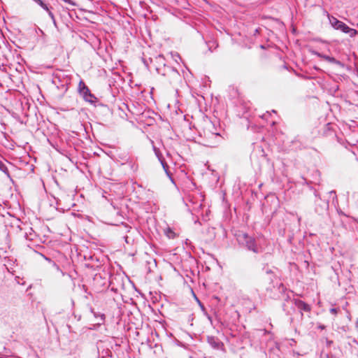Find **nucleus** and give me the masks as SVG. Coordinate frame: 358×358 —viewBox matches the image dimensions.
Returning a JSON list of instances; mask_svg holds the SVG:
<instances>
[{
  "label": "nucleus",
  "mask_w": 358,
  "mask_h": 358,
  "mask_svg": "<svg viewBox=\"0 0 358 358\" xmlns=\"http://www.w3.org/2000/svg\"><path fill=\"white\" fill-rule=\"evenodd\" d=\"M211 129H215V123L210 120L205 121L204 126L200 136L203 137L204 145L208 147H216L222 140L220 133H212Z\"/></svg>",
  "instance_id": "f257e3e1"
},
{
  "label": "nucleus",
  "mask_w": 358,
  "mask_h": 358,
  "mask_svg": "<svg viewBox=\"0 0 358 358\" xmlns=\"http://www.w3.org/2000/svg\"><path fill=\"white\" fill-rule=\"evenodd\" d=\"M71 76L67 71L59 70L53 74L52 83L60 90L61 95L64 96L71 84Z\"/></svg>",
  "instance_id": "f03ea898"
},
{
  "label": "nucleus",
  "mask_w": 358,
  "mask_h": 358,
  "mask_svg": "<svg viewBox=\"0 0 358 358\" xmlns=\"http://www.w3.org/2000/svg\"><path fill=\"white\" fill-rule=\"evenodd\" d=\"M239 243L245 247L248 250L258 254L261 252V247L257 243L255 238L249 236L248 234H243L238 238Z\"/></svg>",
  "instance_id": "7ed1b4c3"
},
{
  "label": "nucleus",
  "mask_w": 358,
  "mask_h": 358,
  "mask_svg": "<svg viewBox=\"0 0 358 358\" xmlns=\"http://www.w3.org/2000/svg\"><path fill=\"white\" fill-rule=\"evenodd\" d=\"M329 20L334 29L340 30L345 34H348L352 38L358 34V31L356 29L350 27L345 23L338 20L335 17H329Z\"/></svg>",
  "instance_id": "20e7f679"
},
{
  "label": "nucleus",
  "mask_w": 358,
  "mask_h": 358,
  "mask_svg": "<svg viewBox=\"0 0 358 358\" xmlns=\"http://www.w3.org/2000/svg\"><path fill=\"white\" fill-rule=\"evenodd\" d=\"M156 71L159 74L166 77L170 84L178 80L180 77V73L176 69L166 64H164L162 67H157Z\"/></svg>",
  "instance_id": "39448f33"
},
{
  "label": "nucleus",
  "mask_w": 358,
  "mask_h": 358,
  "mask_svg": "<svg viewBox=\"0 0 358 358\" xmlns=\"http://www.w3.org/2000/svg\"><path fill=\"white\" fill-rule=\"evenodd\" d=\"M78 91L85 101L96 106L95 103L98 101V99L90 92L89 87L83 80H80L78 83Z\"/></svg>",
  "instance_id": "423d86ee"
},
{
  "label": "nucleus",
  "mask_w": 358,
  "mask_h": 358,
  "mask_svg": "<svg viewBox=\"0 0 358 358\" xmlns=\"http://www.w3.org/2000/svg\"><path fill=\"white\" fill-rule=\"evenodd\" d=\"M314 195L315 196V212L320 215L326 214L329 209V201L322 199L316 190L314 192Z\"/></svg>",
  "instance_id": "0eeeda50"
},
{
  "label": "nucleus",
  "mask_w": 358,
  "mask_h": 358,
  "mask_svg": "<svg viewBox=\"0 0 358 358\" xmlns=\"http://www.w3.org/2000/svg\"><path fill=\"white\" fill-rule=\"evenodd\" d=\"M290 303L291 309L295 310V307L299 309L301 320L303 317V312L310 313L311 311V306L305 301L299 299H293V301H290Z\"/></svg>",
  "instance_id": "6e6552de"
},
{
  "label": "nucleus",
  "mask_w": 358,
  "mask_h": 358,
  "mask_svg": "<svg viewBox=\"0 0 358 358\" xmlns=\"http://www.w3.org/2000/svg\"><path fill=\"white\" fill-rule=\"evenodd\" d=\"M311 53L321 59H323L324 60H325L331 64H335V65H337V66H339L341 67L344 66V64L341 61L337 60L336 58H334L333 57H330V56L324 55V54L320 53L315 50H312Z\"/></svg>",
  "instance_id": "1a4fd4ad"
},
{
  "label": "nucleus",
  "mask_w": 358,
  "mask_h": 358,
  "mask_svg": "<svg viewBox=\"0 0 358 358\" xmlns=\"http://www.w3.org/2000/svg\"><path fill=\"white\" fill-rule=\"evenodd\" d=\"M90 311L93 314L94 318L97 320L96 324L100 326L104 323L106 316L103 313L96 312L92 307H90Z\"/></svg>",
  "instance_id": "9d476101"
},
{
  "label": "nucleus",
  "mask_w": 358,
  "mask_h": 358,
  "mask_svg": "<svg viewBox=\"0 0 358 358\" xmlns=\"http://www.w3.org/2000/svg\"><path fill=\"white\" fill-rule=\"evenodd\" d=\"M207 342L213 348L216 350L220 349L223 345V343L215 336H208Z\"/></svg>",
  "instance_id": "9b49d317"
},
{
  "label": "nucleus",
  "mask_w": 358,
  "mask_h": 358,
  "mask_svg": "<svg viewBox=\"0 0 358 358\" xmlns=\"http://www.w3.org/2000/svg\"><path fill=\"white\" fill-rule=\"evenodd\" d=\"M86 267L93 270H98L101 266V263L99 259L96 257L92 262H88L85 264Z\"/></svg>",
  "instance_id": "f8f14e48"
},
{
  "label": "nucleus",
  "mask_w": 358,
  "mask_h": 358,
  "mask_svg": "<svg viewBox=\"0 0 358 358\" xmlns=\"http://www.w3.org/2000/svg\"><path fill=\"white\" fill-rule=\"evenodd\" d=\"M282 308L287 315H292V313L295 311L291 309V305H288L286 303H282Z\"/></svg>",
  "instance_id": "ddd939ff"
},
{
  "label": "nucleus",
  "mask_w": 358,
  "mask_h": 358,
  "mask_svg": "<svg viewBox=\"0 0 358 358\" xmlns=\"http://www.w3.org/2000/svg\"><path fill=\"white\" fill-rule=\"evenodd\" d=\"M164 171L166 172V175L169 176V177H171V173H170V171H169V165L167 164V163L166 162L165 159H162L161 161H159Z\"/></svg>",
  "instance_id": "4468645a"
},
{
  "label": "nucleus",
  "mask_w": 358,
  "mask_h": 358,
  "mask_svg": "<svg viewBox=\"0 0 358 358\" xmlns=\"http://www.w3.org/2000/svg\"><path fill=\"white\" fill-rule=\"evenodd\" d=\"M0 171L3 172L7 176H9V171L6 164L0 159Z\"/></svg>",
  "instance_id": "2eb2a0df"
},
{
  "label": "nucleus",
  "mask_w": 358,
  "mask_h": 358,
  "mask_svg": "<svg viewBox=\"0 0 358 358\" xmlns=\"http://www.w3.org/2000/svg\"><path fill=\"white\" fill-rule=\"evenodd\" d=\"M35 3L39 5L42 8L45 10H48V6L46 3L43 2V0H33Z\"/></svg>",
  "instance_id": "dca6fc26"
},
{
  "label": "nucleus",
  "mask_w": 358,
  "mask_h": 358,
  "mask_svg": "<svg viewBox=\"0 0 358 358\" xmlns=\"http://www.w3.org/2000/svg\"><path fill=\"white\" fill-rule=\"evenodd\" d=\"M153 150H154L155 154L157 156V157L158 158L159 161H161L164 159L162 156V154L161 153V152L159 151V150L158 148H157L154 146Z\"/></svg>",
  "instance_id": "f3484780"
},
{
  "label": "nucleus",
  "mask_w": 358,
  "mask_h": 358,
  "mask_svg": "<svg viewBox=\"0 0 358 358\" xmlns=\"http://www.w3.org/2000/svg\"><path fill=\"white\" fill-rule=\"evenodd\" d=\"M30 231H30L29 234H28V233H26L24 236H25V238H26L27 239L31 241V240H33V239H34V238L36 236V234H35V233L33 231V230H32V229H31V228L30 229Z\"/></svg>",
  "instance_id": "a211bd4d"
},
{
  "label": "nucleus",
  "mask_w": 358,
  "mask_h": 358,
  "mask_svg": "<svg viewBox=\"0 0 358 358\" xmlns=\"http://www.w3.org/2000/svg\"><path fill=\"white\" fill-rule=\"evenodd\" d=\"M284 303H286L288 305H291L290 301H293L289 295H287L284 299Z\"/></svg>",
  "instance_id": "6ab92c4d"
},
{
  "label": "nucleus",
  "mask_w": 358,
  "mask_h": 358,
  "mask_svg": "<svg viewBox=\"0 0 358 358\" xmlns=\"http://www.w3.org/2000/svg\"><path fill=\"white\" fill-rule=\"evenodd\" d=\"M48 13V15L50 16V17L52 20L54 24L56 23L55 22V16H54V14L48 9V10H47Z\"/></svg>",
  "instance_id": "aec40b11"
},
{
  "label": "nucleus",
  "mask_w": 358,
  "mask_h": 358,
  "mask_svg": "<svg viewBox=\"0 0 358 358\" xmlns=\"http://www.w3.org/2000/svg\"><path fill=\"white\" fill-rule=\"evenodd\" d=\"M210 132H212V133H220V129H217V128L215 126V129H210Z\"/></svg>",
  "instance_id": "412c9836"
},
{
  "label": "nucleus",
  "mask_w": 358,
  "mask_h": 358,
  "mask_svg": "<svg viewBox=\"0 0 358 358\" xmlns=\"http://www.w3.org/2000/svg\"><path fill=\"white\" fill-rule=\"evenodd\" d=\"M85 259H89V260H90V262H94V259H95V258H96V257H94V256L90 255V256L89 257V258H88V259H87V257H85Z\"/></svg>",
  "instance_id": "4be33fe9"
},
{
  "label": "nucleus",
  "mask_w": 358,
  "mask_h": 358,
  "mask_svg": "<svg viewBox=\"0 0 358 358\" xmlns=\"http://www.w3.org/2000/svg\"><path fill=\"white\" fill-rule=\"evenodd\" d=\"M330 312L334 314H336L338 313V310L336 308H331Z\"/></svg>",
  "instance_id": "5701e85b"
},
{
  "label": "nucleus",
  "mask_w": 358,
  "mask_h": 358,
  "mask_svg": "<svg viewBox=\"0 0 358 358\" xmlns=\"http://www.w3.org/2000/svg\"><path fill=\"white\" fill-rule=\"evenodd\" d=\"M325 326L324 324H320L317 327L318 329H321V330H323L325 329Z\"/></svg>",
  "instance_id": "b1692460"
},
{
  "label": "nucleus",
  "mask_w": 358,
  "mask_h": 358,
  "mask_svg": "<svg viewBox=\"0 0 358 358\" xmlns=\"http://www.w3.org/2000/svg\"><path fill=\"white\" fill-rule=\"evenodd\" d=\"M266 274H273V273L271 269L268 268L266 270Z\"/></svg>",
  "instance_id": "393cba45"
},
{
  "label": "nucleus",
  "mask_w": 358,
  "mask_h": 358,
  "mask_svg": "<svg viewBox=\"0 0 358 358\" xmlns=\"http://www.w3.org/2000/svg\"><path fill=\"white\" fill-rule=\"evenodd\" d=\"M289 320H290V323L291 324H292L294 322V318L293 317H291Z\"/></svg>",
  "instance_id": "a878e982"
},
{
  "label": "nucleus",
  "mask_w": 358,
  "mask_h": 358,
  "mask_svg": "<svg viewBox=\"0 0 358 358\" xmlns=\"http://www.w3.org/2000/svg\"><path fill=\"white\" fill-rule=\"evenodd\" d=\"M207 44H208V46L209 50H210V51H212V50H211V46L210 45V43H208Z\"/></svg>",
  "instance_id": "bb28decb"
},
{
  "label": "nucleus",
  "mask_w": 358,
  "mask_h": 358,
  "mask_svg": "<svg viewBox=\"0 0 358 358\" xmlns=\"http://www.w3.org/2000/svg\"><path fill=\"white\" fill-rule=\"evenodd\" d=\"M53 264H54V266H56V267H57V268L59 270V266H57L55 262L53 263Z\"/></svg>",
  "instance_id": "cd10ccee"
},
{
  "label": "nucleus",
  "mask_w": 358,
  "mask_h": 358,
  "mask_svg": "<svg viewBox=\"0 0 358 358\" xmlns=\"http://www.w3.org/2000/svg\"><path fill=\"white\" fill-rule=\"evenodd\" d=\"M159 59H160V60H161V59H164V57H163L162 56L159 55Z\"/></svg>",
  "instance_id": "c85d7f7f"
},
{
  "label": "nucleus",
  "mask_w": 358,
  "mask_h": 358,
  "mask_svg": "<svg viewBox=\"0 0 358 358\" xmlns=\"http://www.w3.org/2000/svg\"><path fill=\"white\" fill-rule=\"evenodd\" d=\"M45 259L49 261V262H51V259L50 258L45 257Z\"/></svg>",
  "instance_id": "c756f323"
},
{
  "label": "nucleus",
  "mask_w": 358,
  "mask_h": 358,
  "mask_svg": "<svg viewBox=\"0 0 358 358\" xmlns=\"http://www.w3.org/2000/svg\"><path fill=\"white\" fill-rule=\"evenodd\" d=\"M329 193L330 194H336V192L334 191H331Z\"/></svg>",
  "instance_id": "7c9ffc66"
},
{
  "label": "nucleus",
  "mask_w": 358,
  "mask_h": 358,
  "mask_svg": "<svg viewBox=\"0 0 358 358\" xmlns=\"http://www.w3.org/2000/svg\"><path fill=\"white\" fill-rule=\"evenodd\" d=\"M102 358H106L104 356H102Z\"/></svg>",
  "instance_id": "2f4dec72"
},
{
  "label": "nucleus",
  "mask_w": 358,
  "mask_h": 358,
  "mask_svg": "<svg viewBox=\"0 0 358 358\" xmlns=\"http://www.w3.org/2000/svg\"><path fill=\"white\" fill-rule=\"evenodd\" d=\"M0 358H2V357H0Z\"/></svg>",
  "instance_id": "473e14b6"
}]
</instances>
